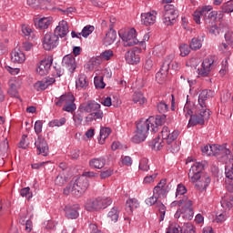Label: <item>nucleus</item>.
I'll list each match as a JSON object with an SVG mask.
<instances>
[{
  "label": "nucleus",
  "mask_w": 233,
  "mask_h": 233,
  "mask_svg": "<svg viewBox=\"0 0 233 233\" xmlns=\"http://www.w3.org/2000/svg\"><path fill=\"white\" fill-rule=\"evenodd\" d=\"M156 177H157V173H154L153 175L147 176L144 178V183H154V179H156Z\"/></svg>",
  "instance_id": "64"
},
{
  "label": "nucleus",
  "mask_w": 233,
  "mask_h": 233,
  "mask_svg": "<svg viewBox=\"0 0 233 233\" xmlns=\"http://www.w3.org/2000/svg\"><path fill=\"white\" fill-rule=\"evenodd\" d=\"M205 168V165L201 162L195 163L189 169L188 177L191 183H196V181H199L201 176H203V170Z\"/></svg>",
  "instance_id": "8"
},
{
  "label": "nucleus",
  "mask_w": 233,
  "mask_h": 233,
  "mask_svg": "<svg viewBox=\"0 0 233 233\" xmlns=\"http://www.w3.org/2000/svg\"><path fill=\"white\" fill-rule=\"evenodd\" d=\"M79 204H75L72 206H66L65 211L66 216L69 219H77L79 218Z\"/></svg>",
  "instance_id": "22"
},
{
  "label": "nucleus",
  "mask_w": 233,
  "mask_h": 233,
  "mask_svg": "<svg viewBox=\"0 0 233 233\" xmlns=\"http://www.w3.org/2000/svg\"><path fill=\"white\" fill-rule=\"evenodd\" d=\"M34 88L37 90V92H40V90H46V88L48 87L46 86V83L45 82V79H43L41 81L36 82L34 85Z\"/></svg>",
  "instance_id": "49"
},
{
  "label": "nucleus",
  "mask_w": 233,
  "mask_h": 233,
  "mask_svg": "<svg viewBox=\"0 0 233 233\" xmlns=\"http://www.w3.org/2000/svg\"><path fill=\"white\" fill-rule=\"evenodd\" d=\"M114 174V170L112 168H108L100 172V178L106 179V177H110Z\"/></svg>",
  "instance_id": "56"
},
{
  "label": "nucleus",
  "mask_w": 233,
  "mask_h": 233,
  "mask_svg": "<svg viewBox=\"0 0 233 233\" xmlns=\"http://www.w3.org/2000/svg\"><path fill=\"white\" fill-rule=\"evenodd\" d=\"M117 38V33L114 30L113 25H109V31L106 34V36L103 39V45L105 46H110Z\"/></svg>",
  "instance_id": "21"
},
{
  "label": "nucleus",
  "mask_w": 233,
  "mask_h": 233,
  "mask_svg": "<svg viewBox=\"0 0 233 233\" xmlns=\"http://www.w3.org/2000/svg\"><path fill=\"white\" fill-rule=\"evenodd\" d=\"M157 13L156 11H150L141 14V23L146 26H152L156 23Z\"/></svg>",
  "instance_id": "18"
},
{
  "label": "nucleus",
  "mask_w": 233,
  "mask_h": 233,
  "mask_svg": "<svg viewBox=\"0 0 233 233\" xmlns=\"http://www.w3.org/2000/svg\"><path fill=\"white\" fill-rule=\"evenodd\" d=\"M156 207L160 214L159 221H163L165 219V214H167V207H165L161 201L157 202Z\"/></svg>",
  "instance_id": "38"
},
{
  "label": "nucleus",
  "mask_w": 233,
  "mask_h": 233,
  "mask_svg": "<svg viewBox=\"0 0 233 233\" xmlns=\"http://www.w3.org/2000/svg\"><path fill=\"white\" fill-rule=\"evenodd\" d=\"M187 194V187L183 184H178L176 191V198L179 196H185Z\"/></svg>",
  "instance_id": "50"
},
{
  "label": "nucleus",
  "mask_w": 233,
  "mask_h": 233,
  "mask_svg": "<svg viewBox=\"0 0 233 233\" xmlns=\"http://www.w3.org/2000/svg\"><path fill=\"white\" fill-rule=\"evenodd\" d=\"M88 188V179L85 177H79L76 180H71L70 183L64 188V194L68 196L72 194L76 198L83 196L84 192H86Z\"/></svg>",
  "instance_id": "1"
},
{
  "label": "nucleus",
  "mask_w": 233,
  "mask_h": 233,
  "mask_svg": "<svg viewBox=\"0 0 233 233\" xmlns=\"http://www.w3.org/2000/svg\"><path fill=\"white\" fill-rule=\"evenodd\" d=\"M119 36L124 41V46H134V45L139 43V40L136 37V29L134 28L124 33H119Z\"/></svg>",
  "instance_id": "9"
},
{
  "label": "nucleus",
  "mask_w": 233,
  "mask_h": 233,
  "mask_svg": "<svg viewBox=\"0 0 233 233\" xmlns=\"http://www.w3.org/2000/svg\"><path fill=\"white\" fill-rule=\"evenodd\" d=\"M35 132L37 135H39V134H41V132H43V121L37 120L35 123Z\"/></svg>",
  "instance_id": "60"
},
{
  "label": "nucleus",
  "mask_w": 233,
  "mask_h": 233,
  "mask_svg": "<svg viewBox=\"0 0 233 233\" xmlns=\"http://www.w3.org/2000/svg\"><path fill=\"white\" fill-rule=\"evenodd\" d=\"M219 52H222V54H227L228 52V44L227 43H221L218 46Z\"/></svg>",
  "instance_id": "63"
},
{
  "label": "nucleus",
  "mask_w": 233,
  "mask_h": 233,
  "mask_svg": "<svg viewBox=\"0 0 233 233\" xmlns=\"http://www.w3.org/2000/svg\"><path fill=\"white\" fill-rule=\"evenodd\" d=\"M162 134V139L163 141H166L167 145H171L173 141H176L177 139V136H179V132L173 131L170 133V129L168 127H164L161 131Z\"/></svg>",
  "instance_id": "14"
},
{
  "label": "nucleus",
  "mask_w": 233,
  "mask_h": 233,
  "mask_svg": "<svg viewBox=\"0 0 233 233\" xmlns=\"http://www.w3.org/2000/svg\"><path fill=\"white\" fill-rule=\"evenodd\" d=\"M170 65H172V56H169L165 59L159 72L157 73L156 79L157 81H164V79H167L168 70H170Z\"/></svg>",
  "instance_id": "10"
},
{
  "label": "nucleus",
  "mask_w": 233,
  "mask_h": 233,
  "mask_svg": "<svg viewBox=\"0 0 233 233\" xmlns=\"http://www.w3.org/2000/svg\"><path fill=\"white\" fill-rule=\"evenodd\" d=\"M210 10H212V7L210 5H205L201 8L199 12L202 16L207 17V15L209 14L208 12H210Z\"/></svg>",
  "instance_id": "62"
},
{
  "label": "nucleus",
  "mask_w": 233,
  "mask_h": 233,
  "mask_svg": "<svg viewBox=\"0 0 233 233\" xmlns=\"http://www.w3.org/2000/svg\"><path fill=\"white\" fill-rule=\"evenodd\" d=\"M125 57L128 65H137L140 61L139 55L136 54V51H127Z\"/></svg>",
  "instance_id": "29"
},
{
  "label": "nucleus",
  "mask_w": 233,
  "mask_h": 233,
  "mask_svg": "<svg viewBox=\"0 0 233 233\" xmlns=\"http://www.w3.org/2000/svg\"><path fill=\"white\" fill-rule=\"evenodd\" d=\"M26 57L25 56V53L19 49H15L11 53V61L13 63H25Z\"/></svg>",
  "instance_id": "28"
},
{
  "label": "nucleus",
  "mask_w": 233,
  "mask_h": 233,
  "mask_svg": "<svg viewBox=\"0 0 233 233\" xmlns=\"http://www.w3.org/2000/svg\"><path fill=\"white\" fill-rule=\"evenodd\" d=\"M183 233H196V227L192 223H186L183 228Z\"/></svg>",
  "instance_id": "55"
},
{
  "label": "nucleus",
  "mask_w": 233,
  "mask_h": 233,
  "mask_svg": "<svg viewBox=\"0 0 233 233\" xmlns=\"http://www.w3.org/2000/svg\"><path fill=\"white\" fill-rule=\"evenodd\" d=\"M112 57H114V51L108 49V50H105L104 52H102L100 54V56H98L96 58L97 59H102V61H110V59H112Z\"/></svg>",
  "instance_id": "37"
},
{
  "label": "nucleus",
  "mask_w": 233,
  "mask_h": 233,
  "mask_svg": "<svg viewBox=\"0 0 233 233\" xmlns=\"http://www.w3.org/2000/svg\"><path fill=\"white\" fill-rule=\"evenodd\" d=\"M178 207H181L180 210L183 212L184 219H188L190 221L192 218H194V207L192 200L188 199V197L183 196L178 200Z\"/></svg>",
  "instance_id": "6"
},
{
  "label": "nucleus",
  "mask_w": 233,
  "mask_h": 233,
  "mask_svg": "<svg viewBox=\"0 0 233 233\" xmlns=\"http://www.w3.org/2000/svg\"><path fill=\"white\" fill-rule=\"evenodd\" d=\"M97 119H103V111L101 108L91 112V114L86 117V123H92V121H97Z\"/></svg>",
  "instance_id": "31"
},
{
  "label": "nucleus",
  "mask_w": 233,
  "mask_h": 233,
  "mask_svg": "<svg viewBox=\"0 0 233 233\" xmlns=\"http://www.w3.org/2000/svg\"><path fill=\"white\" fill-rule=\"evenodd\" d=\"M222 12L225 14H232L233 12V0H229L224 3L221 6Z\"/></svg>",
  "instance_id": "39"
},
{
  "label": "nucleus",
  "mask_w": 233,
  "mask_h": 233,
  "mask_svg": "<svg viewBox=\"0 0 233 233\" xmlns=\"http://www.w3.org/2000/svg\"><path fill=\"white\" fill-rule=\"evenodd\" d=\"M153 66H154V61L152 60V58L146 59L144 63V70H147V72H150Z\"/></svg>",
  "instance_id": "57"
},
{
  "label": "nucleus",
  "mask_w": 233,
  "mask_h": 233,
  "mask_svg": "<svg viewBox=\"0 0 233 233\" xmlns=\"http://www.w3.org/2000/svg\"><path fill=\"white\" fill-rule=\"evenodd\" d=\"M167 150H170L172 154H176L177 152H179V145L176 143V140L171 142L170 144H167Z\"/></svg>",
  "instance_id": "54"
},
{
  "label": "nucleus",
  "mask_w": 233,
  "mask_h": 233,
  "mask_svg": "<svg viewBox=\"0 0 233 233\" xmlns=\"http://www.w3.org/2000/svg\"><path fill=\"white\" fill-rule=\"evenodd\" d=\"M139 207V202L136 198H128L126 202V210L127 214H132Z\"/></svg>",
  "instance_id": "32"
},
{
  "label": "nucleus",
  "mask_w": 233,
  "mask_h": 233,
  "mask_svg": "<svg viewBox=\"0 0 233 233\" xmlns=\"http://www.w3.org/2000/svg\"><path fill=\"white\" fill-rule=\"evenodd\" d=\"M215 92L210 89H203L198 95V108H207V101L214 97Z\"/></svg>",
  "instance_id": "12"
},
{
  "label": "nucleus",
  "mask_w": 233,
  "mask_h": 233,
  "mask_svg": "<svg viewBox=\"0 0 233 233\" xmlns=\"http://www.w3.org/2000/svg\"><path fill=\"white\" fill-rule=\"evenodd\" d=\"M35 146L38 151V154H41L44 157L48 156V143H46L45 137L38 136L37 139L35 142Z\"/></svg>",
  "instance_id": "16"
},
{
  "label": "nucleus",
  "mask_w": 233,
  "mask_h": 233,
  "mask_svg": "<svg viewBox=\"0 0 233 233\" xmlns=\"http://www.w3.org/2000/svg\"><path fill=\"white\" fill-rule=\"evenodd\" d=\"M210 151L212 152L211 156H218V154L221 152V147L218 145H211Z\"/></svg>",
  "instance_id": "61"
},
{
  "label": "nucleus",
  "mask_w": 233,
  "mask_h": 233,
  "mask_svg": "<svg viewBox=\"0 0 233 233\" xmlns=\"http://www.w3.org/2000/svg\"><path fill=\"white\" fill-rule=\"evenodd\" d=\"M62 66H64V68H67L71 74H74L76 68H77V65L76 64V57H74L72 55L65 56L62 59Z\"/></svg>",
  "instance_id": "15"
},
{
  "label": "nucleus",
  "mask_w": 233,
  "mask_h": 233,
  "mask_svg": "<svg viewBox=\"0 0 233 233\" xmlns=\"http://www.w3.org/2000/svg\"><path fill=\"white\" fill-rule=\"evenodd\" d=\"M210 185V177L208 175H202L200 178L196 181L195 188L198 190V192H203V190H207L208 187Z\"/></svg>",
  "instance_id": "19"
},
{
  "label": "nucleus",
  "mask_w": 233,
  "mask_h": 233,
  "mask_svg": "<svg viewBox=\"0 0 233 233\" xmlns=\"http://www.w3.org/2000/svg\"><path fill=\"white\" fill-rule=\"evenodd\" d=\"M153 118V121L149 123V127H151V132H157L159 130L158 127H162V125H165V115L163 116H157V117L149 116Z\"/></svg>",
  "instance_id": "23"
},
{
  "label": "nucleus",
  "mask_w": 233,
  "mask_h": 233,
  "mask_svg": "<svg viewBox=\"0 0 233 233\" xmlns=\"http://www.w3.org/2000/svg\"><path fill=\"white\" fill-rule=\"evenodd\" d=\"M51 67L52 62L48 60H42L36 68V72L39 76H47V74H50Z\"/></svg>",
  "instance_id": "24"
},
{
  "label": "nucleus",
  "mask_w": 233,
  "mask_h": 233,
  "mask_svg": "<svg viewBox=\"0 0 233 233\" xmlns=\"http://www.w3.org/2000/svg\"><path fill=\"white\" fill-rule=\"evenodd\" d=\"M212 66H214V56H209L205 58L202 63L201 68L198 69V76L202 77H208L212 71Z\"/></svg>",
  "instance_id": "11"
},
{
  "label": "nucleus",
  "mask_w": 233,
  "mask_h": 233,
  "mask_svg": "<svg viewBox=\"0 0 233 233\" xmlns=\"http://www.w3.org/2000/svg\"><path fill=\"white\" fill-rule=\"evenodd\" d=\"M76 88H80V90H86L88 88V77H86V75L80 74L78 76V79L76 81Z\"/></svg>",
  "instance_id": "30"
},
{
  "label": "nucleus",
  "mask_w": 233,
  "mask_h": 233,
  "mask_svg": "<svg viewBox=\"0 0 233 233\" xmlns=\"http://www.w3.org/2000/svg\"><path fill=\"white\" fill-rule=\"evenodd\" d=\"M138 168L143 172H148L150 170V166L148 165V158H142L139 162Z\"/></svg>",
  "instance_id": "41"
},
{
  "label": "nucleus",
  "mask_w": 233,
  "mask_h": 233,
  "mask_svg": "<svg viewBox=\"0 0 233 233\" xmlns=\"http://www.w3.org/2000/svg\"><path fill=\"white\" fill-rule=\"evenodd\" d=\"M76 104L74 102L69 103V104H65L63 110L65 112H74V110H76Z\"/></svg>",
  "instance_id": "59"
},
{
  "label": "nucleus",
  "mask_w": 233,
  "mask_h": 233,
  "mask_svg": "<svg viewBox=\"0 0 233 233\" xmlns=\"http://www.w3.org/2000/svg\"><path fill=\"white\" fill-rule=\"evenodd\" d=\"M201 46H203V44L201 43V40L199 38H192L189 44V47L191 48V50H199Z\"/></svg>",
  "instance_id": "40"
},
{
  "label": "nucleus",
  "mask_w": 233,
  "mask_h": 233,
  "mask_svg": "<svg viewBox=\"0 0 233 233\" xmlns=\"http://www.w3.org/2000/svg\"><path fill=\"white\" fill-rule=\"evenodd\" d=\"M133 102L139 105V106H143L147 103V98L143 96V93L137 92L133 95Z\"/></svg>",
  "instance_id": "34"
},
{
  "label": "nucleus",
  "mask_w": 233,
  "mask_h": 233,
  "mask_svg": "<svg viewBox=\"0 0 233 233\" xmlns=\"http://www.w3.org/2000/svg\"><path fill=\"white\" fill-rule=\"evenodd\" d=\"M96 30V27L94 25H86L83 29L82 32L79 33V35H82L83 37H88L92 32Z\"/></svg>",
  "instance_id": "42"
},
{
  "label": "nucleus",
  "mask_w": 233,
  "mask_h": 233,
  "mask_svg": "<svg viewBox=\"0 0 233 233\" xmlns=\"http://www.w3.org/2000/svg\"><path fill=\"white\" fill-rule=\"evenodd\" d=\"M34 23L35 28H39V30H46V28L52 25V20L49 17L35 18Z\"/></svg>",
  "instance_id": "25"
},
{
  "label": "nucleus",
  "mask_w": 233,
  "mask_h": 233,
  "mask_svg": "<svg viewBox=\"0 0 233 233\" xmlns=\"http://www.w3.org/2000/svg\"><path fill=\"white\" fill-rule=\"evenodd\" d=\"M110 134H112V129H110V127H102V128H100L99 143L101 145H103V143H105V139H106V137H108V136H110Z\"/></svg>",
  "instance_id": "35"
},
{
  "label": "nucleus",
  "mask_w": 233,
  "mask_h": 233,
  "mask_svg": "<svg viewBox=\"0 0 233 233\" xmlns=\"http://www.w3.org/2000/svg\"><path fill=\"white\" fill-rule=\"evenodd\" d=\"M105 165H106V158L103 157H95L89 161V166L91 168H97L98 170H101Z\"/></svg>",
  "instance_id": "26"
},
{
  "label": "nucleus",
  "mask_w": 233,
  "mask_h": 233,
  "mask_svg": "<svg viewBox=\"0 0 233 233\" xmlns=\"http://www.w3.org/2000/svg\"><path fill=\"white\" fill-rule=\"evenodd\" d=\"M83 109H80L79 113L74 115L73 119L75 123H77V125L83 124V119L85 117Z\"/></svg>",
  "instance_id": "48"
},
{
  "label": "nucleus",
  "mask_w": 233,
  "mask_h": 233,
  "mask_svg": "<svg viewBox=\"0 0 233 233\" xmlns=\"http://www.w3.org/2000/svg\"><path fill=\"white\" fill-rule=\"evenodd\" d=\"M157 110L160 114H166V112H168V105L165 101H160L157 104Z\"/></svg>",
  "instance_id": "43"
},
{
  "label": "nucleus",
  "mask_w": 233,
  "mask_h": 233,
  "mask_svg": "<svg viewBox=\"0 0 233 233\" xmlns=\"http://www.w3.org/2000/svg\"><path fill=\"white\" fill-rule=\"evenodd\" d=\"M65 183H66V177H65L64 173H59L55 179V184L58 187H63Z\"/></svg>",
  "instance_id": "44"
},
{
  "label": "nucleus",
  "mask_w": 233,
  "mask_h": 233,
  "mask_svg": "<svg viewBox=\"0 0 233 233\" xmlns=\"http://www.w3.org/2000/svg\"><path fill=\"white\" fill-rule=\"evenodd\" d=\"M181 227L179 225H171L166 233H181Z\"/></svg>",
  "instance_id": "58"
},
{
  "label": "nucleus",
  "mask_w": 233,
  "mask_h": 233,
  "mask_svg": "<svg viewBox=\"0 0 233 233\" xmlns=\"http://www.w3.org/2000/svg\"><path fill=\"white\" fill-rule=\"evenodd\" d=\"M20 196H22V198H26L27 199H32L34 197L28 187L21 189Z\"/></svg>",
  "instance_id": "52"
},
{
  "label": "nucleus",
  "mask_w": 233,
  "mask_h": 233,
  "mask_svg": "<svg viewBox=\"0 0 233 233\" xmlns=\"http://www.w3.org/2000/svg\"><path fill=\"white\" fill-rule=\"evenodd\" d=\"M74 101H76L74 95L72 93H67L62 95L59 100L56 102V106H63V104L67 105L69 103H74Z\"/></svg>",
  "instance_id": "27"
},
{
  "label": "nucleus",
  "mask_w": 233,
  "mask_h": 233,
  "mask_svg": "<svg viewBox=\"0 0 233 233\" xmlns=\"http://www.w3.org/2000/svg\"><path fill=\"white\" fill-rule=\"evenodd\" d=\"M165 46H156L153 50L154 56H157V57H161V56H165Z\"/></svg>",
  "instance_id": "46"
},
{
  "label": "nucleus",
  "mask_w": 233,
  "mask_h": 233,
  "mask_svg": "<svg viewBox=\"0 0 233 233\" xmlns=\"http://www.w3.org/2000/svg\"><path fill=\"white\" fill-rule=\"evenodd\" d=\"M9 89L7 93L11 97H19V92L17 91V82L14 80H10L9 83Z\"/></svg>",
  "instance_id": "33"
},
{
  "label": "nucleus",
  "mask_w": 233,
  "mask_h": 233,
  "mask_svg": "<svg viewBox=\"0 0 233 233\" xmlns=\"http://www.w3.org/2000/svg\"><path fill=\"white\" fill-rule=\"evenodd\" d=\"M208 119H210V110L198 106L197 112L189 118L188 125H190V127L205 125V121H208Z\"/></svg>",
  "instance_id": "5"
},
{
  "label": "nucleus",
  "mask_w": 233,
  "mask_h": 233,
  "mask_svg": "<svg viewBox=\"0 0 233 233\" xmlns=\"http://www.w3.org/2000/svg\"><path fill=\"white\" fill-rule=\"evenodd\" d=\"M94 83L96 88L103 89L106 86V84L103 81V76H95Z\"/></svg>",
  "instance_id": "47"
},
{
  "label": "nucleus",
  "mask_w": 233,
  "mask_h": 233,
  "mask_svg": "<svg viewBox=\"0 0 233 233\" xmlns=\"http://www.w3.org/2000/svg\"><path fill=\"white\" fill-rule=\"evenodd\" d=\"M101 108V105L95 100H88L82 103L79 106V110H83L87 114H91L92 112H96V110H99Z\"/></svg>",
  "instance_id": "17"
},
{
  "label": "nucleus",
  "mask_w": 233,
  "mask_h": 233,
  "mask_svg": "<svg viewBox=\"0 0 233 233\" xmlns=\"http://www.w3.org/2000/svg\"><path fill=\"white\" fill-rule=\"evenodd\" d=\"M110 205H112V198L104 197L87 200L85 207L88 212H96L106 208Z\"/></svg>",
  "instance_id": "3"
},
{
  "label": "nucleus",
  "mask_w": 233,
  "mask_h": 233,
  "mask_svg": "<svg viewBox=\"0 0 233 233\" xmlns=\"http://www.w3.org/2000/svg\"><path fill=\"white\" fill-rule=\"evenodd\" d=\"M180 56L182 57H185L186 56H188L190 54V46L184 44L180 46Z\"/></svg>",
  "instance_id": "51"
},
{
  "label": "nucleus",
  "mask_w": 233,
  "mask_h": 233,
  "mask_svg": "<svg viewBox=\"0 0 233 233\" xmlns=\"http://www.w3.org/2000/svg\"><path fill=\"white\" fill-rule=\"evenodd\" d=\"M65 123H66V118L62 117L59 119H54L52 121L49 122V127H63V125H65Z\"/></svg>",
  "instance_id": "45"
},
{
  "label": "nucleus",
  "mask_w": 233,
  "mask_h": 233,
  "mask_svg": "<svg viewBox=\"0 0 233 233\" xmlns=\"http://www.w3.org/2000/svg\"><path fill=\"white\" fill-rule=\"evenodd\" d=\"M154 121L153 117H148L147 119L144 120L141 119L137 124V130L135 132V136L132 137L133 143H143L145 139H147L148 136V131L150 130V123Z\"/></svg>",
  "instance_id": "2"
},
{
  "label": "nucleus",
  "mask_w": 233,
  "mask_h": 233,
  "mask_svg": "<svg viewBox=\"0 0 233 233\" xmlns=\"http://www.w3.org/2000/svg\"><path fill=\"white\" fill-rule=\"evenodd\" d=\"M53 34L57 35L58 38L66 37V35L68 34V23L65 20L60 21Z\"/></svg>",
  "instance_id": "20"
},
{
  "label": "nucleus",
  "mask_w": 233,
  "mask_h": 233,
  "mask_svg": "<svg viewBox=\"0 0 233 233\" xmlns=\"http://www.w3.org/2000/svg\"><path fill=\"white\" fill-rule=\"evenodd\" d=\"M59 45V37L54 33H46L43 38L44 50H54Z\"/></svg>",
  "instance_id": "7"
},
{
  "label": "nucleus",
  "mask_w": 233,
  "mask_h": 233,
  "mask_svg": "<svg viewBox=\"0 0 233 233\" xmlns=\"http://www.w3.org/2000/svg\"><path fill=\"white\" fill-rule=\"evenodd\" d=\"M157 199H159V197L155 195L153 193V196L148 198L147 199H146V203L149 206L152 207V205H156V207L157 206V203H159V201H157Z\"/></svg>",
  "instance_id": "53"
},
{
  "label": "nucleus",
  "mask_w": 233,
  "mask_h": 233,
  "mask_svg": "<svg viewBox=\"0 0 233 233\" xmlns=\"http://www.w3.org/2000/svg\"><path fill=\"white\" fill-rule=\"evenodd\" d=\"M177 17H179V11L174 5L167 4L164 6L163 23L166 26L176 25Z\"/></svg>",
  "instance_id": "4"
},
{
  "label": "nucleus",
  "mask_w": 233,
  "mask_h": 233,
  "mask_svg": "<svg viewBox=\"0 0 233 233\" xmlns=\"http://www.w3.org/2000/svg\"><path fill=\"white\" fill-rule=\"evenodd\" d=\"M170 191V187L167 185V180L162 179L160 182L154 187L153 194L158 198H167V194Z\"/></svg>",
  "instance_id": "13"
},
{
  "label": "nucleus",
  "mask_w": 233,
  "mask_h": 233,
  "mask_svg": "<svg viewBox=\"0 0 233 233\" xmlns=\"http://www.w3.org/2000/svg\"><path fill=\"white\" fill-rule=\"evenodd\" d=\"M107 217L113 223H117V219H119V210L117 208L114 207L109 212Z\"/></svg>",
  "instance_id": "36"
}]
</instances>
